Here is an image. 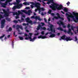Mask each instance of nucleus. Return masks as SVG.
I'll return each instance as SVG.
<instances>
[{
  "label": "nucleus",
  "mask_w": 78,
  "mask_h": 78,
  "mask_svg": "<svg viewBox=\"0 0 78 78\" xmlns=\"http://www.w3.org/2000/svg\"><path fill=\"white\" fill-rule=\"evenodd\" d=\"M48 2H51L52 4H51V5H49V8H51V9L53 11H56V9L58 10L63 9L62 5H61L58 6V4L55 3L53 0H50Z\"/></svg>",
  "instance_id": "obj_1"
},
{
  "label": "nucleus",
  "mask_w": 78,
  "mask_h": 78,
  "mask_svg": "<svg viewBox=\"0 0 78 78\" xmlns=\"http://www.w3.org/2000/svg\"><path fill=\"white\" fill-rule=\"evenodd\" d=\"M66 16H67V17H69L72 18L74 22L75 23H77V22H78V16H78V13L73 12V14L70 13V15H69V14L67 13H66Z\"/></svg>",
  "instance_id": "obj_2"
},
{
  "label": "nucleus",
  "mask_w": 78,
  "mask_h": 78,
  "mask_svg": "<svg viewBox=\"0 0 78 78\" xmlns=\"http://www.w3.org/2000/svg\"><path fill=\"white\" fill-rule=\"evenodd\" d=\"M74 28H75V27H74L73 26H71V29L70 28L69 29V30L67 31V34H70V35H73V33L71 32L72 31V30H72L74 31Z\"/></svg>",
  "instance_id": "obj_3"
},
{
  "label": "nucleus",
  "mask_w": 78,
  "mask_h": 78,
  "mask_svg": "<svg viewBox=\"0 0 78 78\" xmlns=\"http://www.w3.org/2000/svg\"><path fill=\"white\" fill-rule=\"evenodd\" d=\"M29 35H30V37H29L28 38L30 39V41L34 42L35 39L37 38V37H34L33 39L31 38V36L33 35V34L32 33H29Z\"/></svg>",
  "instance_id": "obj_4"
},
{
  "label": "nucleus",
  "mask_w": 78,
  "mask_h": 78,
  "mask_svg": "<svg viewBox=\"0 0 78 78\" xmlns=\"http://www.w3.org/2000/svg\"><path fill=\"white\" fill-rule=\"evenodd\" d=\"M57 24H58L59 26H61V25H62V27L64 28H66V26L65 25V24L63 22H62L61 20H59V21H57Z\"/></svg>",
  "instance_id": "obj_5"
},
{
  "label": "nucleus",
  "mask_w": 78,
  "mask_h": 78,
  "mask_svg": "<svg viewBox=\"0 0 78 78\" xmlns=\"http://www.w3.org/2000/svg\"><path fill=\"white\" fill-rule=\"evenodd\" d=\"M11 2L10 1H6L5 2V3H2L1 4L2 7L4 8H6V6L7 5L8 2Z\"/></svg>",
  "instance_id": "obj_6"
},
{
  "label": "nucleus",
  "mask_w": 78,
  "mask_h": 78,
  "mask_svg": "<svg viewBox=\"0 0 78 78\" xmlns=\"http://www.w3.org/2000/svg\"><path fill=\"white\" fill-rule=\"evenodd\" d=\"M26 21L27 23H28L31 25H32L33 24V22L31 20H30V18H29L27 17L26 19Z\"/></svg>",
  "instance_id": "obj_7"
},
{
  "label": "nucleus",
  "mask_w": 78,
  "mask_h": 78,
  "mask_svg": "<svg viewBox=\"0 0 78 78\" xmlns=\"http://www.w3.org/2000/svg\"><path fill=\"white\" fill-rule=\"evenodd\" d=\"M22 12H20V11H18V12H13V15L15 16V15H16V16H18L19 15H20V14H22Z\"/></svg>",
  "instance_id": "obj_8"
},
{
  "label": "nucleus",
  "mask_w": 78,
  "mask_h": 78,
  "mask_svg": "<svg viewBox=\"0 0 78 78\" xmlns=\"http://www.w3.org/2000/svg\"><path fill=\"white\" fill-rule=\"evenodd\" d=\"M31 19H35V20H37L39 21H41V19L40 18L37 16H31Z\"/></svg>",
  "instance_id": "obj_9"
},
{
  "label": "nucleus",
  "mask_w": 78,
  "mask_h": 78,
  "mask_svg": "<svg viewBox=\"0 0 78 78\" xmlns=\"http://www.w3.org/2000/svg\"><path fill=\"white\" fill-rule=\"evenodd\" d=\"M3 12H4V13L5 14L4 16L5 17H8L9 16V12H7V11H5V10L3 9Z\"/></svg>",
  "instance_id": "obj_10"
},
{
  "label": "nucleus",
  "mask_w": 78,
  "mask_h": 78,
  "mask_svg": "<svg viewBox=\"0 0 78 78\" xmlns=\"http://www.w3.org/2000/svg\"><path fill=\"white\" fill-rule=\"evenodd\" d=\"M53 27V25H51V26H50V30H49V31H51V32L53 31V33H55V30H53V27Z\"/></svg>",
  "instance_id": "obj_11"
},
{
  "label": "nucleus",
  "mask_w": 78,
  "mask_h": 78,
  "mask_svg": "<svg viewBox=\"0 0 78 78\" xmlns=\"http://www.w3.org/2000/svg\"><path fill=\"white\" fill-rule=\"evenodd\" d=\"M22 6V4H18V5L17 6L14 5V7H16L18 8V9H20L21 7Z\"/></svg>",
  "instance_id": "obj_12"
},
{
  "label": "nucleus",
  "mask_w": 78,
  "mask_h": 78,
  "mask_svg": "<svg viewBox=\"0 0 78 78\" xmlns=\"http://www.w3.org/2000/svg\"><path fill=\"white\" fill-rule=\"evenodd\" d=\"M38 39H41V38L42 39H44L46 38V37L43 36L42 35H40V36H38L37 37Z\"/></svg>",
  "instance_id": "obj_13"
},
{
  "label": "nucleus",
  "mask_w": 78,
  "mask_h": 78,
  "mask_svg": "<svg viewBox=\"0 0 78 78\" xmlns=\"http://www.w3.org/2000/svg\"><path fill=\"white\" fill-rule=\"evenodd\" d=\"M64 40H65L66 41H68L72 40V39H70V37H66V38H65Z\"/></svg>",
  "instance_id": "obj_14"
},
{
  "label": "nucleus",
  "mask_w": 78,
  "mask_h": 78,
  "mask_svg": "<svg viewBox=\"0 0 78 78\" xmlns=\"http://www.w3.org/2000/svg\"><path fill=\"white\" fill-rule=\"evenodd\" d=\"M56 15L57 16V17L54 16L53 18L55 19H58L59 18L58 17H61V16H60V15H59V14H58V13H57Z\"/></svg>",
  "instance_id": "obj_15"
},
{
  "label": "nucleus",
  "mask_w": 78,
  "mask_h": 78,
  "mask_svg": "<svg viewBox=\"0 0 78 78\" xmlns=\"http://www.w3.org/2000/svg\"><path fill=\"white\" fill-rule=\"evenodd\" d=\"M19 28H20V29L22 30L23 29L22 26H19V25H16V29H19Z\"/></svg>",
  "instance_id": "obj_16"
},
{
  "label": "nucleus",
  "mask_w": 78,
  "mask_h": 78,
  "mask_svg": "<svg viewBox=\"0 0 78 78\" xmlns=\"http://www.w3.org/2000/svg\"><path fill=\"white\" fill-rule=\"evenodd\" d=\"M42 26L40 24H39L37 28V30H38L41 28H42L43 27H41Z\"/></svg>",
  "instance_id": "obj_17"
},
{
  "label": "nucleus",
  "mask_w": 78,
  "mask_h": 78,
  "mask_svg": "<svg viewBox=\"0 0 78 78\" xmlns=\"http://www.w3.org/2000/svg\"><path fill=\"white\" fill-rule=\"evenodd\" d=\"M37 1H39L40 2H42L43 4H45V3L43 1H47V0H37Z\"/></svg>",
  "instance_id": "obj_18"
},
{
  "label": "nucleus",
  "mask_w": 78,
  "mask_h": 78,
  "mask_svg": "<svg viewBox=\"0 0 78 78\" xmlns=\"http://www.w3.org/2000/svg\"><path fill=\"white\" fill-rule=\"evenodd\" d=\"M24 20L23 19V18H21V20L19 19L18 20V21H19V23H21L22 22V21H23Z\"/></svg>",
  "instance_id": "obj_19"
},
{
  "label": "nucleus",
  "mask_w": 78,
  "mask_h": 78,
  "mask_svg": "<svg viewBox=\"0 0 78 78\" xmlns=\"http://www.w3.org/2000/svg\"><path fill=\"white\" fill-rule=\"evenodd\" d=\"M55 36V34H52L51 35H50V36H49L50 37H54Z\"/></svg>",
  "instance_id": "obj_20"
},
{
  "label": "nucleus",
  "mask_w": 78,
  "mask_h": 78,
  "mask_svg": "<svg viewBox=\"0 0 78 78\" xmlns=\"http://www.w3.org/2000/svg\"><path fill=\"white\" fill-rule=\"evenodd\" d=\"M65 38V35H63L62 36V37H61V39H62V40H64Z\"/></svg>",
  "instance_id": "obj_21"
},
{
  "label": "nucleus",
  "mask_w": 78,
  "mask_h": 78,
  "mask_svg": "<svg viewBox=\"0 0 78 78\" xmlns=\"http://www.w3.org/2000/svg\"><path fill=\"white\" fill-rule=\"evenodd\" d=\"M12 29L11 27H9V30H6V31L7 32H11V31H12Z\"/></svg>",
  "instance_id": "obj_22"
},
{
  "label": "nucleus",
  "mask_w": 78,
  "mask_h": 78,
  "mask_svg": "<svg viewBox=\"0 0 78 78\" xmlns=\"http://www.w3.org/2000/svg\"><path fill=\"white\" fill-rule=\"evenodd\" d=\"M5 20H2L1 21V24H5Z\"/></svg>",
  "instance_id": "obj_23"
},
{
  "label": "nucleus",
  "mask_w": 78,
  "mask_h": 78,
  "mask_svg": "<svg viewBox=\"0 0 78 78\" xmlns=\"http://www.w3.org/2000/svg\"><path fill=\"white\" fill-rule=\"evenodd\" d=\"M57 29L58 30H61V31H63V29H62V27H58L57 28Z\"/></svg>",
  "instance_id": "obj_24"
},
{
  "label": "nucleus",
  "mask_w": 78,
  "mask_h": 78,
  "mask_svg": "<svg viewBox=\"0 0 78 78\" xmlns=\"http://www.w3.org/2000/svg\"><path fill=\"white\" fill-rule=\"evenodd\" d=\"M18 38H19V39H20V40H23V37H20V36H18Z\"/></svg>",
  "instance_id": "obj_25"
},
{
  "label": "nucleus",
  "mask_w": 78,
  "mask_h": 78,
  "mask_svg": "<svg viewBox=\"0 0 78 78\" xmlns=\"http://www.w3.org/2000/svg\"><path fill=\"white\" fill-rule=\"evenodd\" d=\"M63 10L65 12H68V9H66V8H64V9H63Z\"/></svg>",
  "instance_id": "obj_26"
},
{
  "label": "nucleus",
  "mask_w": 78,
  "mask_h": 78,
  "mask_svg": "<svg viewBox=\"0 0 78 78\" xmlns=\"http://www.w3.org/2000/svg\"><path fill=\"white\" fill-rule=\"evenodd\" d=\"M6 20L10 22V19L8 17H6Z\"/></svg>",
  "instance_id": "obj_27"
},
{
  "label": "nucleus",
  "mask_w": 78,
  "mask_h": 78,
  "mask_svg": "<svg viewBox=\"0 0 78 78\" xmlns=\"http://www.w3.org/2000/svg\"><path fill=\"white\" fill-rule=\"evenodd\" d=\"M4 24H1V28H3L5 27Z\"/></svg>",
  "instance_id": "obj_28"
},
{
  "label": "nucleus",
  "mask_w": 78,
  "mask_h": 78,
  "mask_svg": "<svg viewBox=\"0 0 78 78\" xmlns=\"http://www.w3.org/2000/svg\"><path fill=\"white\" fill-rule=\"evenodd\" d=\"M16 9H18V7H13L12 8V10H15Z\"/></svg>",
  "instance_id": "obj_29"
},
{
  "label": "nucleus",
  "mask_w": 78,
  "mask_h": 78,
  "mask_svg": "<svg viewBox=\"0 0 78 78\" xmlns=\"http://www.w3.org/2000/svg\"><path fill=\"white\" fill-rule=\"evenodd\" d=\"M29 24L28 23H23L22 24V25L24 26H26L27 25H28Z\"/></svg>",
  "instance_id": "obj_30"
},
{
  "label": "nucleus",
  "mask_w": 78,
  "mask_h": 78,
  "mask_svg": "<svg viewBox=\"0 0 78 78\" xmlns=\"http://www.w3.org/2000/svg\"><path fill=\"white\" fill-rule=\"evenodd\" d=\"M3 18V16L1 15V14H0V20H1V19Z\"/></svg>",
  "instance_id": "obj_31"
},
{
  "label": "nucleus",
  "mask_w": 78,
  "mask_h": 78,
  "mask_svg": "<svg viewBox=\"0 0 78 78\" xmlns=\"http://www.w3.org/2000/svg\"><path fill=\"white\" fill-rule=\"evenodd\" d=\"M5 36V34H3L2 36L0 37V39H2L3 37H4Z\"/></svg>",
  "instance_id": "obj_32"
},
{
  "label": "nucleus",
  "mask_w": 78,
  "mask_h": 78,
  "mask_svg": "<svg viewBox=\"0 0 78 78\" xmlns=\"http://www.w3.org/2000/svg\"><path fill=\"white\" fill-rule=\"evenodd\" d=\"M18 21H17L16 20H14V21H13V22L14 23H18Z\"/></svg>",
  "instance_id": "obj_33"
},
{
  "label": "nucleus",
  "mask_w": 78,
  "mask_h": 78,
  "mask_svg": "<svg viewBox=\"0 0 78 78\" xmlns=\"http://www.w3.org/2000/svg\"><path fill=\"white\" fill-rule=\"evenodd\" d=\"M74 38H75V40L74 41H77V40H78V39H77V37H75Z\"/></svg>",
  "instance_id": "obj_34"
},
{
  "label": "nucleus",
  "mask_w": 78,
  "mask_h": 78,
  "mask_svg": "<svg viewBox=\"0 0 78 78\" xmlns=\"http://www.w3.org/2000/svg\"><path fill=\"white\" fill-rule=\"evenodd\" d=\"M41 24L42 25L41 26H44V25H45V23H41Z\"/></svg>",
  "instance_id": "obj_35"
},
{
  "label": "nucleus",
  "mask_w": 78,
  "mask_h": 78,
  "mask_svg": "<svg viewBox=\"0 0 78 78\" xmlns=\"http://www.w3.org/2000/svg\"><path fill=\"white\" fill-rule=\"evenodd\" d=\"M22 12H24V13H27L26 11L25 10H22Z\"/></svg>",
  "instance_id": "obj_36"
},
{
  "label": "nucleus",
  "mask_w": 78,
  "mask_h": 78,
  "mask_svg": "<svg viewBox=\"0 0 78 78\" xmlns=\"http://www.w3.org/2000/svg\"><path fill=\"white\" fill-rule=\"evenodd\" d=\"M70 17H67V19H68V21L69 22L70 21Z\"/></svg>",
  "instance_id": "obj_37"
},
{
  "label": "nucleus",
  "mask_w": 78,
  "mask_h": 78,
  "mask_svg": "<svg viewBox=\"0 0 78 78\" xmlns=\"http://www.w3.org/2000/svg\"><path fill=\"white\" fill-rule=\"evenodd\" d=\"M70 3L69 2H68L66 3V5H67V6H69V4H70Z\"/></svg>",
  "instance_id": "obj_38"
},
{
  "label": "nucleus",
  "mask_w": 78,
  "mask_h": 78,
  "mask_svg": "<svg viewBox=\"0 0 78 78\" xmlns=\"http://www.w3.org/2000/svg\"><path fill=\"white\" fill-rule=\"evenodd\" d=\"M52 12V11H51V10H49V11L48 12V13L49 14H51V12Z\"/></svg>",
  "instance_id": "obj_39"
},
{
  "label": "nucleus",
  "mask_w": 78,
  "mask_h": 78,
  "mask_svg": "<svg viewBox=\"0 0 78 78\" xmlns=\"http://www.w3.org/2000/svg\"><path fill=\"white\" fill-rule=\"evenodd\" d=\"M42 30H46V28L45 27H43L41 28H40Z\"/></svg>",
  "instance_id": "obj_40"
},
{
  "label": "nucleus",
  "mask_w": 78,
  "mask_h": 78,
  "mask_svg": "<svg viewBox=\"0 0 78 78\" xmlns=\"http://www.w3.org/2000/svg\"><path fill=\"white\" fill-rule=\"evenodd\" d=\"M16 2L18 3V4H19V3L20 2V0H16Z\"/></svg>",
  "instance_id": "obj_41"
},
{
  "label": "nucleus",
  "mask_w": 78,
  "mask_h": 78,
  "mask_svg": "<svg viewBox=\"0 0 78 78\" xmlns=\"http://www.w3.org/2000/svg\"><path fill=\"white\" fill-rule=\"evenodd\" d=\"M16 2L18 3V4H19V3L20 2V0H16Z\"/></svg>",
  "instance_id": "obj_42"
},
{
  "label": "nucleus",
  "mask_w": 78,
  "mask_h": 78,
  "mask_svg": "<svg viewBox=\"0 0 78 78\" xmlns=\"http://www.w3.org/2000/svg\"><path fill=\"white\" fill-rule=\"evenodd\" d=\"M70 24H68V26H67V27L69 28H70Z\"/></svg>",
  "instance_id": "obj_43"
},
{
  "label": "nucleus",
  "mask_w": 78,
  "mask_h": 78,
  "mask_svg": "<svg viewBox=\"0 0 78 78\" xmlns=\"http://www.w3.org/2000/svg\"><path fill=\"white\" fill-rule=\"evenodd\" d=\"M41 34L42 35H44V32L43 31H41Z\"/></svg>",
  "instance_id": "obj_44"
},
{
  "label": "nucleus",
  "mask_w": 78,
  "mask_h": 78,
  "mask_svg": "<svg viewBox=\"0 0 78 78\" xmlns=\"http://www.w3.org/2000/svg\"><path fill=\"white\" fill-rule=\"evenodd\" d=\"M58 18L59 19H60L62 20H64V19H63L61 17H58Z\"/></svg>",
  "instance_id": "obj_45"
},
{
  "label": "nucleus",
  "mask_w": 78,
  "mask_h": 78,
  "mask_svg": "<svg viewBox=\"0 0 78 78\" xmlns=\"http://www.w3.org/2000/svg\"><path fill=\"white\" fill-rule=\"evenodd\" d=\"M38 35H39V33H37V34H34V35L35 36H38Z\"/></svg>",
  "instance_id": "obj_46"
},
{
  "label": "nucleus",
  "mask_w": 78,
  "mask_h": 78,
  "mask_svg": "<svg viewBox=\"0 0 78 78\" xmlns=\"http://www.w3.org/2000/svg\"><path fill=\"white\" fill-rule=\"evenodd\" d=\"M27 3H27V2H26L23 3V4H24V5H26V4Z\"/></svg>",
  "instance_id": "obj_47"
},
{
  "label": "nucleus",
  "mask_w": 78,
  "mask_h": 78,
  "mask_svg": "<svg viewBox=\"0 0 78 78\" xmlns=\"http://www.w3.org/2000/svg\"><path fill=\"white\" fill-rule=\"evenodd\" d=\"M30 3L31 4H32L33 5H34V3L33 2H31L30 3Z\"/></svg>",
  "instance_id": "obj_48"
},
{
  "label": "nucleus",
  "mask_w": 78,
  "mask_h": 78,
  "mask_svg": "<svg viewBox=\"0 0 78 78\" xmlns=\"http://www.w3.org/2000/svg\"><path fill=\"white\" fill-rule=\"evenodd\" d=\"M12 48H14V42H13V41L12 42Z\"/></svg>",
  "instance_id": "obj_49"
},
{
  "label": "nucleus",
  "mask_w": 78,
  "mask_h": 78,
  "mask_svg": "<svg viewBox=\"0 0 78 78\" xmlns=\"http://www.w3.org/2000/svg\"><path fill=\"white\" fill-rule=\"evenodd\" d=\"M37 5H39V3H35V6H37Z\"/></svg>",
  "instance_id": "obj_50"
},
{
  "label": "nucleus",
  "mask_w": 78,
  "mask_h": 78,
  "mask_svg": "<svg viewBox=\"0 0 78 78\" xmlns=\"http://www.w3.org/2000/svg\"><path fill=\"white\" fill-rule=\"evenodd\" d=\"M25 9H30V7H26Z\"/></svg>",
  "instance_id": "obj_51"
},
{
  "label": "nucleus",
  "mask_w": 78,
  "mask_h": 78,
  "mask_svg": "<svg viewBox=\"0 0 78 78\" xmlns=\"http://www.w3.org/2000/svg\"><path fill=\"white\" fill-rule=\"evenodd\" d=\"M24 36H25L26 37L29 36V35H27L26 34H24Z\"/></svg>",
  "instance_id": "obj_52"
},
{
  "label": "nucleus",
  "mask_w": 78,
  "mask_h": 78,
  "mask_svg": "<svg viewBox=\"0 0 78 78\" xmlns=\"http://www.w3.org/2000/svg\"><path fill=\"white\" fill-rule=\"evenodd\" d=\"M51 16H55V13H51Z\"/></svg>",
  "instance_id": "obj_53"
},
{
  "label": "nucleus",
  "mask_w": 78,
  "mask_h": 78,
  "mask_svg": "<svg viewBox=\"0 0 78 78\" xmlns=\"http://www.w3.org/2000/svg\"><path fill=\"white\" fill-rule=\"evenodd\" d=\"M29 39V38L26 37L25 38V40H28V39Z\"/></svg>",
  "instance_id": "obj_54"
},
{
  "label": "nucleus",
  "mask_w": 78,
  "mask_h": 78,
  "mask_svg": "<svg viewBox=\"0 0 78 78\" xmlns=\"http://www.w3.org/2000/svg\"><path fill=\"white\" fill-rule=\"evenodd\" d=\"M44 21L45 23H47V20H46V19L45 18H44Z\"/></svg>",
  "instance_id": "obj_55"
},
{
  "label": "nucleus",
  "mask_w": 78,
  "mask_h": 78,
  "mask_svg": "<svg viewBox=\"0 0 78 78\" xmlns=\"http://www.w3.org/2000/svg\"><path fill=\"white\" fill-rule=\"evenodd\" d=\"M41 10L43 11H44V9H43V8H41Z\"/></svg>",
  "instance_id": "obj_56"
},
{
  "label": "nucleus",
  "mask_w": 78,
  "mask_h": 78,
  "mask_svg": "<svg viewBox=\"0 0 78 78\" xmlns=\"http://www.w3.org/2000/svg\"><path fill=\"white\" fill-rule=\"evenodd\" d=\"M19 19V16H16V19Z\"/></svg>",
  "instance_id": "obj_57"
},
{
  "label": "nucleus",
  "mask_w": 78,
  "mask_h": 78,
  "mask_svg": "<svg viewBox=\"0 0 78 78\" xmlns=\"http://www.w3.org/2000/svg\"><path fill=\"white\" fill-rule=\"evenodd\" d=\"M50 3H51V2H47V4H48V5H49Z\"/></svg>",
  "instance_id": "obj_58"
},
{
  "label": "nucleus",
  "mask_w": 78,
  "mask_h": 78,
  "mask_svg": "<svg viewBox=\"0 0 78 78\" xmlns=\"http://www.w3.org/2000/svg\"><path fill=\"white\" fill-rule=\"evenodd\" d=\"M76 29H77V30H76V31L77 32V33L78 32V27H76Z\"/></svg>",
  "instance_id": "obj_59"
},
{
  "label": "nucleus",
  "mask_w": 78,
  "mask_h": 78,
  "mask_svg": "<svg viewBox=\"0 0 78 78\" xmlns=\"http://www.w3.org/2000/svg\"><path fill=\"white\" fill-rule=\"evenodd\" d=\"M26 32H29V30H28V29H26Z\"/></svg>",
  "instance_id": "obj_60"
},
{
  "label": "nucleus",
  "mask_w": 78,
  "mask_h": 78,
  "mask_svg": "<svg viewBox=\"0 0 78 78\" xmlns=\"http://www.w3.org/2000/svg\"><path fill=\"white\" fill-rule=\"evenodd\" d=\"M34 16H36V13L34 12Z\"/></svg>",
  "instance_id": "obj_61"
},
{
  "label": "nucleus",
  "mask_w": 78,
  "mask_h": 78,
  "mask_svg": "<svg viewBox=\"0 0 78 78\" xmlns=\"http://www.w3.org/2000/svg\"><path fill=\"white\" fill-rule=\"evenodd\" d=\"M63 31L65 33L67 32H66V30H63V31Z\"/></svg>",
  "instance_id": "obj_62"
},
{
  "label": "nucleus",
  "mask_w": 78,
  "mask_h": 78,
  "mask_svg": "<svg viewBox=\"0 0 78 78\" xmlns=\"http://www.w3.org/2000/svg\"><path fill=\"white\" fill-rule=\"evenodd\" d=\"M18 3L17 2H14V5H16Z\"/></svg>",
  "instance_id": "obj_63"
},
{
  "label": "nucleus",
  "mask_w": 78,
  "mask_h": 78,
  "mask_svg": "<svg viewBox=\"0 0 78 78\" xmlns=\"http://www.w3.org/2000/svg\"><path fill=\"white\" fill-rule=\"evenodd\" d=\"M31 10H28V13H31Z\"/></svg>",
  "instance_id": "obj_64"
}]
</instances>
